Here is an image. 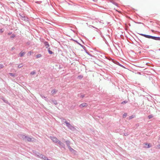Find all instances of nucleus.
Masks as SVG:
<instances>
[{
	"mask_svg": "<svg viewBox=\"0 0 160 160\" xmlns=\"http://www.w3.org/2000/svg\"><path fill=\"white\" fill-rule=\"evenodd\" d=\"M124 134L125 136H128L129 135V133H125Z\"/></svg>",
	"mask_w": 160,
	"mask_h": 160,
	"instance_id": "30",
	"label": "nucleus"
},
{
	"mask_svg": "<svg viewBox=\"0 0 160 160\" xmlns=\"http://www.w3.org/2000/svg\"><path fill=\"white\" fill-rule=\"evenodd\" d=\"M88 105V104L87 103H83L81 104L79 106V107L81 108H82L83 107H87Z\"/></svg>",
	"mask_w": 160,
	"mask_h": 160,
	"instance_id": "7",
	"label": "nucleus"
},
{
	"mask_svg": "<svg viewBox=\"0 0 160 160\" xmlns=\"http://www.w3.org/2000/svg\"><path fill=\"white\" fill-rule=\"evenodd\" d=\"M156 40H160V37L150 36L149 38Z\"/></svg>",
	"mask_w": 160,
	"mask_h": 160,
	"instance_id": "5",
	"label": "nucleus"
},
{
	"mask_svg": "<svg viewBox=\"0 0 160 160\" xmlns=\"http://www.w3.org/2000/svg\"><path fill=\"white\" fill-rule=\"evenodd\" d=\"M66 143V145H67V146L68 147H69V146H70V142H69V141L68 140H67L66 142H65Z\"/></svg>",
	"mask_w": 160,
	"mask_h": 160,
	"instance_id": "16",
	"label": "nucleus"
},
{
	"mask_svg": "<svg viewBox=\"0 0 160 160\" xmlns=\"http://www.w3.org/2000/svg\"><path fill=\"white\" fill-rule=\"evenodd\" d=\"M50 138L53 142L55 143H57L59 140L56 138L54 137H50Z\"/></svg>",
	"mask_w": 160,
	"mask_h": 160,
	"instance_id": "4",
	"label": "nucleus"
},
{
	"mask_svg": "<svg viewBox=\"0 0 160 160\" xmlns=\"http://www.w3.org/2000/svg\"><path fill=\"white\" fill-rule=\"evenodd\" d=\"M50 102L51 103H53L55 105H56L57 104V101L56 100H53L52 99H51Z\"/></svg>",
	"mask_w": 160,
	"mask_h": 160,
	"instance_id": "8",
	"label": "nucleus"
},
{
	"mask_svg": "<svg viewBox=\"0 0 160 160\" xmlns=\"http://www.w3.org/2000/svg\"><path fill=\"white\" fill-rule=\"evenodd\" d=\"M25 54V52H20L19 53V55L20 56V57H22Z\"/></svg>",
	"mask_w": 160,
	"mask_h": 160,
	"instance_id": "14",
	"label": "nucleus"
},
{
	"mask_svg": "<svg viewBox=\"0 0 160 160\" xmlns=\"http://www.w3.org/2000/svg\"><path fill=\"white\" fill-rule=\"evenodd\" d=\"M30 140H31V141H32V138H31V139H30Z\"/></svg>",
	"mask_w": 160,
	"mask_h": 160,
	"instance_id": "36",
	"label": "nucleus"
},
{
	"mask_svg": "<svg viewBox=\"0 0 160 160\" xmlns=\"http://www.w3.org/2000/svg\"><path fill=\"white\" fill-rule=\"evenodd\" d=\"M57 90H56L55 89H53L52 90V91L51 93H52V94L53 95L57 93Z\"/></svg>",
	"mask_w": 160,
	"mask_h": 160,
	"instance_id": "11",
	"label": "nucleus"
},
{
	"mask_svg": "<svg viewBox=\"0 0 160 160\" xmlns=\"http://www.w3.org/2000/svg\"><path fill=\"white\" fill-rule=\"evenodd\" d=\"M66 125L68 129L72 131H73L75 129L74 127L69 122H66Z\"/></svg>",
	"mask_w": 160,
	"mask_h": 160,
	"instance_id": "1",
	"label": "nucleus"
},
{
	"mask_svg": "<svg viewBox=\"0 0 160 160\" xmlns=\"http://www.w3.org/2000/svg\"><path fill=\"white\" fill-rule=\"evenodd\" d=\"M20 137L21 138H22L25 140H27L28 141H30V138L29 137H27L24 135H21Z\"/></svg>",
	"mask_w": 160,
	"mask_h": 160,
	"instance_id": "3",
	"label": "nucleus"
},
{
	"mask_svg": "<svg viewBox=\"0 0 160 160\" xmlns=\"http://www.w3.org/2000/svg\"><path fill=\"white\" fill-rule=\"evenodd\" d=\"M10 75L12 77H14L15 76L14 74L12 73H9Z\"/></svg>",
	"mask_w": 160,
	"mask_h": 160,
	"instance_id": "29",
	"label": "nucleus"
},
{
	"mask_svg": "<svg viewBox=\"0 0 160 160\" xmlns=\"http://www.w3.org/2000/svg\"><path fill=\"white\" fill-rule=\"evenodd\" d=\"M140 34L141 35L144 36L147 38H149V37H150V36L149 35H146V34Z\"/></svg>",
	"mask_w": 160,
	"mask_h": 160,
	"instance_id": "10",
	"label": "nucleus"
},
{
	"mask_svg": "<svg viewBox=\"0 0 160 160\" xmlns=\"http://www.w3.org/2000/svg\"><path fill=\"white\" fill-rule=\"evenodd\" d=\"M36 73V72L35 71H33L32 72H31V74L34 75Z\"/></svg>",
	"mask_w": 160,
	"mask_h": 160,
	"instance_id": "25",
	"label": "nucleus"
},
{
	"mask_svg": "<svg viewBox=\"0 0 160 160\" xmlns=\"http://www.w3.org/2000/svg\"><path fill=\"white\" fill-rule=\"evenodd\" d=\"M15 37V35L14 34H12V35L10 37V38H14Z\"/></svg>",
	"mask_w": 160,
	"mask_h": 160,
	"instance_id": "26",
	"label": "nucleus"
},
{
	"mask_svg": "<svg viewBox=\"0 0 160 160\" xmlns=\"http://www.w3.org/2000/svg\"><path fill=\"white\" fill-rule=\"evenodd\" d=\"M85 51H86V52L87 53H88V54H88V52H87V50H86H86H85Z\"/></svg>",
	"mask_w": 160,
	"mask_h": 160,
	"instance_id": "35",
	"label": "nucleus"
},
{
	"mask_svg": "<svg viewBox=\"0 0 160 160\" xmlns=\"http://www.w3.org/2000/svg\"><path fill=\"white\" fill-rule=\"evenodd\" d=\"M23 66L22 64H20L18 65V68H20Z\"/></svg>",
	"mask_w": 160,
	"mask_h": 160,
	"instance_id": "22",
	"label": "nucleus"
},
{
	"mask_svg": "<svg viewBox=\"0 0 160 160\" xmlns=\"http://www.w3.org/2000/svg\"><path fill=\"white\" fill-rule=\"evenodd\" d=\"M127 102H126V101H123L122 102V104H125V103H126Z\"/></svg>",
	"mask_w": 160,
	"mask_h": 160,
	"instance_id": "32",
	"label": "nucleus"
},
{
	"mask_svg": "<svg viewBox=\"0 0 160 160\" xmlns=\"http://www.w3.org/2000/svg\"><path fill=\"white\" fill-rule=\"evenodd\" d=\"M159 147H160V145H159Z\"/></svg>",
	"mask_w": 160,
	"mask_h": 160,
	"instance_id": "39",
	"label": "nucleus"
},
{
	"mask_svg": "<svg viewBox=\"0 0 160 160\" xmlns=\"http://www.w3.org/2000/svg\"><path fill=\"white\" fill-rule=\"evenodd\" d=\"M43 42L44 45L46 48L48 49L50 48H49L50 46L48 42L46 41Z\"/></svg>",
	"mask_w": 160,
	"mask_h": 160,
	"instance_id": "6",
	"label": "nucleus"
},
{
	"mask_svg": "<svg viewBox=\"0 0 160 160\" xmlns=\"http://www.w3.org/2000/svg\"><path fill=\"white\" fill-rule=\"evenodd\" d=\"M36 2V3H37L38 2Z\"/></svg>",
	"mask_w": 160,
	"mask_h": 160,
	"instance_id": "38",
	"label": "nucleus"
},
{
	"mask_svg": "<svg viewBox=\"0 0 160 160\" xmlns=\"http://www.w3.org/2000/svg\"><path fill=\"white\" fill-rule=\"evenodd\" d=\"M78 78L79 79H81L83 78V76L82 75H80L78 76Z\"/></svg>",
	"mask_w": 160,
	"mask_h": 160,
	"instance_id": "23",
	"label": "nucleus"
},
{
	"mask_svg": "<svg viewBox=\"0 0 160 160\" xmlns=\"http://www.w3.org/2000/svg\"><path fill=\"white\" fill-rule=\"evenodd\" d=\"M57 143L59 144V147L60 148H65V144L63 143L62 142L60 141L59 140L58 141V142H57Z\"/></svg>",
	"mask_w": 160,
	"mask_h": 160,
	"instance_id": "2",
	"label": "nucleus"
},
{
	"mask_svg": "<svg viewBox=\"0 0 160 160\" xmlns=\"http://www.w3.org/2000/svg\"><path fill=\"white\" fill-rule=\"evenodd\" d=\"M135 117V116L134 115H132L131 116H130L129 117V119L130 120L132 119V118H134Z\"/></svg>",
	"mask_w": 160,
	"mask_h": 160,
	"instance_id": "19",
	"label": "nucleus"
},
{
	"mask_svg": "<svg viewBox=\"0 0 160 160\" xmlns=\"http://www.w3.org/2000/svg\"><path fill=\"white\" fill-rule=\"evenodd\" d=\"M3 31L4 30L3 29H0V32L2 33Z\"/></svg>",
	"mask_w": 160,
	"mask_h": 160,
	"instance_id": "31",
	"label": "nucleus"
},
{
	"mask_svg": "<svg viewBox=\"0 0 160 160\" xmlns=\"http://www.w3.org/2000/svg\"><path fill=\"white\" fill-rule=\"evenodd\" d=\"M78 43V44L79 45H80V46H81V47L83 48V49L85 50H86V48H85V47L84 46H83V45H82L81 44L79 43Z\"/></svg>",
	"mask_w": 160,
	"mask_h": 160,
	"instance_id": "18",
	"label": "nucleus"
},
{
	"mask_svg": "<svg viewBox=\"0 0 160 160\" xmlns=\"http://www.w3.org/2000/svg\"><path fill=\"white\" fill-rule=\"evenodd\" d=\"M22 18H23V17L22 16Z\"/></svg>",
	"mask_w": 160,
	"mask_h": 160,
	"instance_id": "40",
	"label": "nucleus"
},
{
	"mask_svg": "<svg viewBox=\"0 0 160 160\" xmlns=\"http://www.w3.org/2000/svg\"><path fill=\"white\" fill-rule=\"evenodd\" d=\"M68 148L70 151L73 153L76 152V151L73 149L70 146H69Z\"/></svg>",
	"mask_w": 160,
	"mask_h": 160,
	"instance_id": "13",
	"label": "nucleus"
},
{
	"mask_svg": "<svg viewBox=\"0 0 160 160\" xmlns=\"http://www.w3.org/2000/svg\"><path fill=\"white\" fill-rule=\"evenodd\" d=\"M41 56H42L40 54H37L36 55V57L37 58H38L41 57Z\"/></svg>",
	"mask_w": 160,
	"mask_h": 160,
	"instance_id": "20",
	"label": "nucleus"
},
{
	"mask_svg": "<svg viewBox=\"0 0 160 160\" xmlns=\"http://www.w3.org/2000/svg\"><path fill=\"white\" fill-rule=\"evenodd\" d=\"M127 116V113H124L123 114V118H124L126 117Z\"/></svg>",
	"mask_w": 160,
	"mask_h": 160,
	"instance_id": "27",
	"label": "nucleus"
},
{
	"mask_svg": "<svg viewBox=\"0 0 160 160\" xmlns=\"http://www.w3.org/2000/svg\"><path fill=\"white\" fill-rule=\"evenodd\" d=\"M153 117V115H149L148 116V118L149 119H150Z\"/></svg>",
	"mask_w": 160,
	"mask_h": 160,
	"instance_id": "21",
	"label": "nucleus"
},
{
	"mask_svg": "<svg viewBox=\"0 0 160 160\" xmlns=\"http://www.w3.org/2000/svg\"><path fill=\"white\" fill-rule=\"evenodd\" d=\"M40 96L42 98L44 99L46 101H48V98H47L46 97H45V96H44L43 95L41 94Z\"/></svg>",
	"mask_w": 160,
	"mask_h": 160,
	"instance_id": "12",
	"label": "nucleus"
},
{
	"mask_svg": "<svg viewBox=\"0 0 160 160\" xmlns=\"http://www.w3.org/2000/svg\"><path fill=\"white\" fill-rule=\"evenodd\" d=\"M50 48L48 49V51L49 54H52V53H53V52L52 51L50 50Z\"/></svg>",
	"mask_w": 160,
	"mask_h": 160,
	"instance_id": "17",
	"label": "nucleus"
},
{
	"mask_svg": "<svg viewBox=\"0 0 160 160\" xmlns=\"http://www.w3.org/2000/svg\"><path fill=\"white\" fill-rule=\"evenodd\" d=\"M144 144L145 145V146H144V147L145 148H148L151 147V146L150 145V144L144 143Z\"/></svg>",
	"mask_w": 160,
	"mask_h": 160,
	"instance_id": "9",
	"label": "nucleus"
},
{
	"mask_svg": "<svg viewBox=\"0 0 160 160\" xmlns=\"http://www.w3.org/2000/svg\"><path fill=\"white\" fill-rule=\"evenodd\" d=\"M4 66L2 64H0V68H2Z\"/></svg>",
	"mask_w": 160,
	"mask_h": 160,
	"instance_id": "28",
	"label": "nucleus"
},
{
	"mask_svg": "<svg viewBox=\"0 0 160 160\" xmlns=\"http://www.w3.org/2000/svg\"><path fill=\"white\" fill-rule=\"evenodd\" d=\"M159 140H160V137H159Z\"/></svg>",
	"mask_w": 160,
	"mask_h": 160,
	"instance_id": "37",
	"label": "nucleus"
},
{
	"mask_svg": "<svg viewBox=\"0 0 160 160\" xmlns=\"http://www.w3.org/2000/svg\"><path fill=\"white\" fill-rule=\"evenodd\" d=\"M11 34V33L9 32V33H8V35H9Z\"/></svg>",
	"mask_w": 160,
	"mask_h": 160,
	"instance_id": "34",
	"label": "nucleus"
},
{
	"mask_svg": "<svg viewBox=\"0 0 160 160\" xmlns=\"http://www.w3.org/2000/svg\"><path fill=\"white\" fill-rule=\"evenodd\" d=\"M61 121L63 123H65L66 124V122H68L67 121H66V119L64 118H62L61 120Z\"/></svg>",
	"mask_w": 160,
	"mask_h": 160,
	"instance_id": "15",
	"label": "nucleus"
},
{
	"mask_svg": "<svg viewBox=\"0 0 160 160\" xmlns=\"http://www.w3.org/2000/svg\"><path fill=\"white\" fill-rule=\"evenodd\" d=\"M78 96L79 97H80L82 98H83L84 97V95L80 94V95H78Z\"/></svg>",
	"mask_w": 160,
	"mask_h": 160,
	"instance_id": "24",
	"label": "nucleus"
},
{
	"mask_svg": "<svg viewBox=\"0 0 160 160\" xmlns=\"http://www.w3.org/2000/svg\"><path fill=\"white\" fill-rule=\"evenodd\" d=\"M114 4H115V5L117 6L118 5V4L117 3H116V2H114L113 3Z\"/></svg>",
	"mask_w": 160,
	"mask_h": 160,
	"instance_id": "33",
	"label": "nucleus"
}]
</instances>
